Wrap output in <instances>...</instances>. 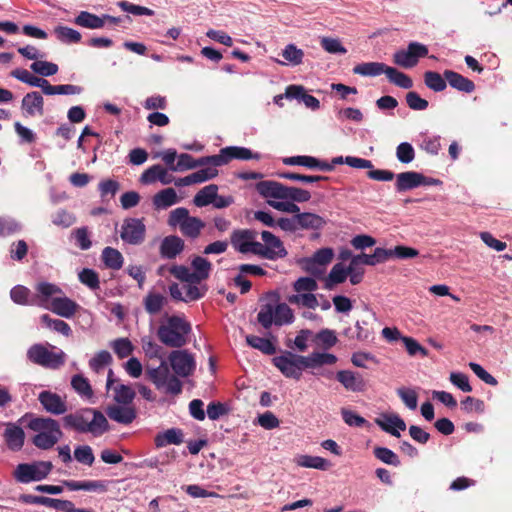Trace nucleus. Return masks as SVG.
<instances>
[{
	"mask_svg": "<svg viewBox=\"0 0 512 512\" xmlns=\"http://www.w3.org/2000/svg\"><path fill=\"white\" fill-rule=\"evenodd\" d=\"M387 65L381 62H364L357 64L353 68V73L361 76H379L381 74H385L387 70Z\"/></svg>",
	"mask_w": 512,
	"mask_h": 512,
	"instance_id": "nucleus-29",
	"label": "nucleus"
},
{
	"mask_svg": "<svg viewBox=\"0 0 512 512\" xmlns=\"http://www.w3.org/2000/svg\"><path fill=\"white\" fill-rule=\"evenodd\" d=\"M102 260L107 268L119 270L123 265V256L115 248L106 247L102 251Z\"/></svg>",
	"mask_w": 512,
	"mask_h": 512,
	"instance_id": "nucleus-39",
	"label": "nucleus"
},
{
	"mask_svg": "<svg viewBox=\"0 0 512 512\" xmlns=\"http://www.w3.org/2000/svg\"><path fill=\"white\" fill-rule=\"evenodd\" d=\"M424 175L415 171L402 172L396 175L395 188L398 192L408 191L422 186Z\"/></svg>",
	"mask_w": 512,
	"mask_h": 512,
	"instance_id": "nucleus-24",
	"label": "nucleus"
},
{
	"mask_svg": "<svg viewBox=\"0 0 512 512\" xmlns=\"http://www.w3.org/2000/svg\"><path fill=\"white\" fill-rule=\"evenodd\" d=\"M218 186L216 184H210L205 186L197 192L194 196L193 202L197 207H204L209 204H213L215 197H217Z\"/></svg>",
	"mask_w": 512,
	"mask_h": 512,
	"instance_id": "nucleus-36",
	"label": "nucleus"
},
{
	"mask_svg": "<svg viewBox=\"0 0 512 512\" xmlns=\"http://www.w3.org/2000/svg\"><path fill=\"white\" fill-rule=\"evenodd\" d=\"M4 441L9 450L20 451L25 444V432L15 423H7L3 432Z\"/></svg>",
	"mask_w": 512,
	"mask_h": 512,
	"instance_id": "nucleus-17",
	"label": "nucleus"
},
{
	"mask_svg": "<svg viewBox=\"0 0 512 512\" xmlns=\"http://www.w3.org/2000/svg\"><path fill=\"white\" fill-rule=\"evenodd\" d=\"M299 229L320 230L326 225V220L318 214L303 212L297 214Z\"/></svg>",
	"mask_w": 512,
	"mask_h": 512,
	"instance_id": "nucleus-27",
	"label": "nucleus"
},
{
	"mask_svg": "<svg viewBox=\"0 0 512 512\" xmlns=\"http://www.w3.org/2000/svg\"><path fill=\"white\" fill-rule=\"evenodd\" d=\"M41 322L49 329L54 330L66 337L71 336L72 329L68 323L60 319H53L48 314H43L41 316Z\"/></svg>",
	"mask_w": 512,
	"mask_h": 512,
	"instance_id": "nucleus-45",
	"label": "nucleus"
},
{
	"mask_svg": "<svg viewBox=\"0 0 512 512\" xmlns=\"http://www.w3.org/2000/svg\"><path fill=\"white\" fill-rule=\"evenodd\" d=\"M297 464L301 467L305 468H314L318 470H328L331 466V463L319 456H310V455H301L298 460Z\"/></svg>",
	"mask_w": 512,
	"mask_h": 512,
	"instance_id": "nucleus-42",
	"label": "nucleus"
},
{
	"mask_svg": "<svg viewBox=\"0 0 512 512\" xmlns=\"http://www.w3.org/2000/svg\"><path fill=\"white\" fill-rule=\"evenodd\" d=\"M51 221L56 226L68 228L76 222V217L73 213L60 209L52 215Z\"/></svg>",
	"mask_w": 512,
	"mask_h": 512,
	"instance_id": "nucleus-52",
	"label": "nucleus"
},
{
	"mask_svg": "<svg viewBox=\"0 0 512 512\" xmlns=\"http://www.w3.org/2000/svg\"><path fill=\"white\" fill-rule=\"evenodd\" d=\"M375 423L386 433L394 437H400V430L406 429L405 421L397 414L383 415V419L376 418Z\"/></svg>",
	"mask_w": 512,
	"mask_h": 512,
	"instance_id": "nucleus-23",
	"label": "nucleus"
},
{
	"mask_svg": "<svg viewBox=\"0 0 512 512\" xmlns=\"http://www.w3.org/2000/svg\"><path fill=\"white\" fill-rule=\"evenodd\" d=\"M62 421L65 428L79 433L89 432L99 436L109 430V423L104 414L92 408L80 409L75 413L67 414Z\"/></svg>",
	"mask_w": 512,
	"mask_h": 512,
	"instance_id": "nucleus-3",
	"label": "nucleus"
},
{
	"mask_svg": "<svg viewBox=\"0 0 512 512\" xmlns=\"http://www.w3.org/2000/svg\"><path fill=\"white\" fill-rule=\"evenodd\" d=\"M261 238L263 243L259 242L256 256L268 260H277L287 256L288 252L279 237L270 231H262Z\"/></svg>",
	"mask_w": 512,
	"mask_h": 512,
	"instance_id": "nucleus-8",
	"label": "nucleus"
},
{
	"mask_svg": "<svg viewBox=\"0 0 512 512\" xmlns=\"http://www.w3.org/2000/svg\"><path fill=\"white\" fill-rule=\"evenodd\" d=\"M56 315L63 318H72L80 308L74 300L66 296H56L49 301V305L45 306Z\"/></svg>",
	"mask_w": 512,
	"mask_h": 512,
	"instance_id": "nucleus-14",
	"label": "nucleus"
},
{
	"mask_svg": "<svg viewBox=\"0 0 512 512\" xmlns=\"http://www.w3.org/2000/svg\"><path fill=\"white\" fill-rule=\"evenodd\" d=\"M21 225L12 218L0 217V237H7L18 233Z\"/></svg>",
	"mask_w": 512,
	"mask_h": 512,
	"instance_id": "nucleus-59",
	"label": "nucleus"
},
{
	"mask_svg": "<svg viewBox=\"0 0 512 512\" xmlns=\"http://www.w3.org/2000/svg\"><path fill=\"white\" fill-rule=\"evenodd\" d=\"M266 298L269 302L261 306L257 315V321L263 328L269 329L272 324L282 326L294 321L292 309L286 303H278L279 295L277 292H268Z\"/></svg>",
	"mask_w": 512,
	"mask_h": 512,
	"instance_id": "nucleus-5",
	"label": "nucleus"
},
{
	"mask_svg": "<svg viewBox=\"0 0 512 512\" xmlns=\"http://www.w3.org/2000/svg\"><path fill=\"white\" fill-rule=\"evenodd\" d=\"M220 158L222 165L229 163L233 159L238 160H259L261 155L252 152L249 148L240 146H228L220 150Z\"/></svg>",
	"mask_w": 512,
	"mask_h": 512,
	"instance_id": "nucleus-18",
	"label": "nucleus"
},
{
	"mask_svg": "<svg viewBox=\"0 0 512 512\" xmlns=\"http://www.w3.org/2000/svg\"><path fill=\"white\" fill-rule=\"evenodd\" d=\"M397 159L404 164L412 162L415 158V150L408 142L400 143L396 148Z\"/></svg>",
	"mask_w": 512,
	"mask_h": 512,
	"instance_id": "nucleus-57",
	"label": "nucleus"
},
{
	"mask_svg": "<svg viewBox=\"0 0 512 512\" xmlns=\"http://www.w3.org/2000/svg\"><path fill=\"white\" fill-rule=\"evenodd\" d=\"M146 236V226L142 219L126 218L121 226L120 237L130 245H140Z\"/></svg>",
	"mask_w": 512,
	"mask_h": 512,
	"instance_id": "nucleus-12",
	"label": "nucleus"
},
{
	"mask_svg": "<svg viewBox=\"0 0 512 512\" xmlns=\"http://www.w3.org/2000/svg\"><path fill=\"white\" fill-rule=\"evenodd\" d=\"M74 457L78 462L88 466H91L95 460L92 448L88 445L76 447Z\"/></svg>",
	"mask_w": 512,
	"mask_h": 512,
	"instance_id": "nucleus-62",
	"label": "nucleus"
},
{
	"mask_svg": "<svg viewBox=\"0 0 512 512\" xmlns=\"http://www.w3.org/2000/svg\"><path fill=\"white\" fill-rule=\"evenodd\" d=\"M74 23L88 29H100L104 27V19L102 16L100 17L88 11H81L74 19Z\"/></svg>",
	"mask_w": 512,
	"mask_h": 512,
	"instance_id": "nucleus-30",
	"label": "nucleus"
},
{
	"mask_svg": "<svg viewBox=\"0 0 512 512\" xmlns=\"http://www.w3.org/2000/svg\"><path fill=\"white\" fill-rule=\"evenodd\" d=\"M425 85L434 92H442L447 87V80L444 75L435 71H426L424 73Z\"/></svg>",
	"mask_w": 512,
	"mask_h": 512,
	"instance_id": "nucleus-41",
	"label": "nucleus"
},
{
	"mask_svg": "<svg viewBox=\"0 0 512 512\" xmlns=\"http://www.w3.org/2000/svg\"><path fill=\"white\" fill-rule=\"evenodd\" d=\"M112 349L120 359L130 356L133 352V345L128 338H118L112 342Z\"/></svg>",
	"mask_w": 512,
	"mask_h": 512,
	"instance_id": "nucleus-50",
	"label": "nucleus"
},
{
	"mask_svg": "<svg viewBox=\"0 0 512 512\" xmlns=\"http://www.w3.org/2000/svg\"><path fill=\"white\" fill-rule=\"evenodd\" d=\"M282 56L287 62L296 66L302 63L304 52L294 44H288L282 51Z\"/></svg>",
	"mask_w": 512,
	"mask_h": 512,
	"instance_id": "nucleus-54",
	"label": "nucleus"
},
{
	"mask_svg": "<svg viewBox=\"0 0 512 512\" xmlns=\"http://www.w3.org/2000/svg\"><path fill=\"white\" fill-rule=\"evenodd\" d=\"M246 342L249 346L260 350L266 355H273L276 352L275 345L269 339L255 335H248L246 336Z\"/></svg>",
	"mask_w": 512,
	"mask_h": 512,
	"instance_id": "nucleus-44",
	"label": "nucleus"
},
{
	"mask_svg": "<svg viewBox=\"0 0 512 512\" xmlns=\"http://www.w3.org/2000/svg\"><path fill=\"white\" fill-rule=\"evenodd\" d=\"M336 379L348 391L362 392L365 390L366 384L363 377L351 370H340L336 374Z\"/></svg>",
	"mask_w": 512,
	"mask_h": 512,
	"instance_id": "nucleus-21",
	"label": "nucleus"
},
{
	"mask_svg": "<svg viewBox=\"0 0 512 512\" xmlns=\"http://www.w3.org/2000/svg\"><path fill=\"white\" fill-rule=\"evenodd\" d=\"M53 469L50 461H38L33 463L18 464L13 472V477L19 483H30L45 479Z\"/></svg>",
	"mask_w": 512,
	"mask_h": 512,
	"instance_id": "nucleus-6",
	"label": "nucleus"
},
{
	"mask_svg": "<svg viewBox=\"0 0 512 512\" xmlns=\"http://www.w3.org/2000/svg\"><path fill=\"white\" fill-rule=\"evenodd\" d=\"M196 369L194 356L187 350L176 348L168 355V361L161 359L156 367L145 366V375L155 387L166 394L178 395L182 392L181 378L191 376Z\"/></svg>",
	"mask_w": 512,
	"mask_h": 512,
	"instance_id": "nucleus-1",
	"label": "nucleus"
},
{
	"mask_svg": "<svg viewBox=\"0 0 512 512\" xmlns=\"http://www.w3.org/2000/svg\"><path fill=\"white\" fill-rule=\"evenodd\" d=\"M347 279V267L342 263L335 264L326 279L325 288L332 289L335 285L343 283Z\"/></svg>",
	"mask_w": 512,
	"mask_h": 512,
	"instance_id": "nucleus-43",
	"label": "nucleus"
},
{
	"mask_svg": "<svg viewBox=\"0 0 512 512\" xmlns=\"http://www.w3.org/2000/svg\"><path fill=\"white\" fill-rule=\"evenodd\" d=\"M117 5L119 8H121L122 11L131 13V14L137 15V16H141V15L153 16L155 14V12L150 8L136 5V4H133L126 0H122V1L118 2Z\"/></svg>",
	"mask_w": 512,
	"mask_h": 512,
	"instance_id": "nucleus-53",
	"label": "nucleus"
},
{
	"mask_svg": "<svg viewBox=\"0 0 512 512\" xmlns=\"http://www.w3.org/2000/svg\"><path fill=\"white\" fill-rule=\"evenodd\" d=\"M307 358H300V360L308 365V368H316L323 365H333L337 362V357L330 353L314 352Z\"/></svg>",
	"mask_w": 512,
	"mask_h": 512,
	"instance_id": "nucleus-32",
	"label": "nucleus"
},
{
	"mask_svg": "<svg viewBox=\"0 0 512 512\" xmlns=\"http://www.w3.org/2000/svg\"><path fill=\"white\" fill-rule=\"evenodd\" d=\"M55 33L58 39L65 43H78L82 38L81 34L77 30L67 26L56 27Z\"/></svg>",
	"mask_w": 512,
	"mask_h": 512,
	"instance_id": "nucleus-49",
	"label": "nucleus"
},
{
	"mask_svg": "<svg viewBox=\"0 0 512 512\" xmlns=\"http://www.w3.org/2000/svg\"><path fill=\"white\" fill-rule=\"evenodd\" d=\"M35 289L38 293L35 298L37 299V302H40V304H36V306L44 308L49 305L48 301L53 297L63 294L60 287L49 282H40L36 285Z\"/></svg>",
	"mask_w": 512,
	"mask_h": 512,
	"instance_id": "nucleus-25",
	"label": "nucleus"
},
{
	"mask_svg": "<svg viewBox=\"0 0 512 512\" xmlns=\"http://www.w3.org/2000/svg\"><path fill=\"white\" fill-rule=\"evenodd\" d=\"M169 271L175 278L179 279L180 281L189 284H197L194 279L195 275H193L190 269L184 265H173Z\"/></svg>",
	"mask_w": 512,
	"mask_h": 512,
	"instance_id": "nucleus-60",
	"label": "nucleus"
},
{
	"mask_svg": "<svg viewBox=\"0 0 512 512\" xmlns=\"http://www.w3.org/2000/svg\"><path fill=\"white\" fill-rule=\"evenodd\" d=\"M443 75L449 85L458 91L472 93L475 90V84L472 80L455 71L445 70Z\"/></svg>",
	"mask_w": 512,
	"mask_h": 512,
	"instance_id": "nucleus-26",
	"label": "nucleus"
},
{
	"mask_svg": "<svg viewBox=\"0 0 512 512\" xmlns=\"http://www.w3.org/2000/svg\"><path fill=\"white\" fill-rule=\"evenodd\" d=\"M21 109L25 117L42 116L44 114V99L40 92L27 93L21 102Z\"/></svg>",
	"mask_w": 512,
	"mask_h": 512,
	"instance_id": "nucleus-16",
	"label": "nucleus"
},
{
	"mask_svg": "<svg viewBox=\"0 0 512 512\" xmlns=\"http://www.w3.org/2000/svg\"><path fill=\"white\" fill-rule=\"evenodd\" d=\"M27 358L30 362L51 369H58L65 363V354L63 351L54 353L49 351L43 344H33L27 350Z\"/></svg>",
	"mask_w": 512,
	"mask_h": 512,
	"instance_id": "nucleus-7",
	"label": "nucleus"
},
{
	"mask_svg": "<svg viewBox=\"0 0 512 512\" xmlns=\"http://www.w3.org/2000/svg\"><path fill=\"white\" fill-rule=\"evenodd\" d=\"M428 47L419 42H410L407 49H401L393 54L394 64L405 68L415 67L420 58H424L428 55Z\"/></svg>",
	"mask_w": 512,
	"mask_h": 512,
	"instance_id": "nucleus-9",
	"label": "nucleus"
},
{
	"mask_svg": "<svg viewBox=\"0 0 512 512\" xmlns=\"http://www.w3.org/2000/svg\"><path fill=\"white\" fill-rule=\"evenodd\" d=\"M397 395L409 409L415 410L417 408L418 395L414 389L405 387L398 388Z\"/></svg>",
	"mask_w": 512,
	"mask_h": 512,
	"instance_id": "nucleus-58",
	"label": "nucleus"
},
{
	"mask_svg": "<svg viewBox=\"0 0 512 512\" xmlns=\"http://www.w3.org/2000/svg\"><path fill=\"white\" fill-rule=\"evenodd\" d=\"M38 400L46 412L53 415L65 414L68 410L67 403L57 393L44 390L39 393Z\"/></svg>",
	"mask_w": 512,
	"mask_h": 512,
	"instance_id": "nucleus-13",
	"label": "nucleus"
},
{
	"mask_svg": "<svg viewBox=\"0 0 512 512\" xmlns=\"http://www.w3.org/2000/svg\"><path fill=\"white\" fill-rule=\"evenodd\" d=\"M385 75L389 79L391 83L394 85L403 88V89H410L413 87V81L411 77H409L407 74L397 70L394 67H387Z\"/></svg>",
	"mask_w": 512,
	"mask_h": 512,
	"instance_id": "nucleus-38",
	"label": "nucleus"
},
{
	"mask_svg": "<svg viewBox=\"0 0 512 512\" xmlns=\"http://www.w3.org/2000/svg\"><path fill=\"white\" fill-rule=\"evenodd\" d=\"M311 199V193L307 190L297 187H286L285 200L293 202H307Z\"/></svg>",
	"mask_w": 512,
	"mask_h": 512,
	"instance_id": "nucleus-64",
	"label": "nucleus"
},
{
	"mask_svg": "<svg viewBox=\"0 0 512 512\" xmlns=\"http://www.w3.org/2000/svg\"><path fill=\"white\" fill-rule=\"evenodd\" d=\"M71 386L82 397L91 398L93 396V390L88 379L80 374L72 377Z\"/></svg>",
	"mask_w": 512,
	"mask_h": 512,
	"instance_id": "nucleus-47",
	"label": "nucleus"
},
{
	"mask_svg": "<svg viewBox=\"0 0 512 512\" xmlns=\"http://www.w3.org/2000/svg\"><path fill=\"white\" fill-rule=\"evenodd\" d=\"M257 235V231L253 229H235L230 235V243L239 253L257 255Z\"/></svg>",
	"mask_w": 512,
	"mask_h": 512,
	"instance_id": "nucleus-11",
	"label": "nucleus"
},
{
	"mask_svg": "<svg viewBox=\"0 0 512 512\" xmlns=\"http://www.w3.org/2000/svg\"><path fill=\"white\" fill-rule=\"evenodd\" d=\"M10 297L12 301L18 305L36 306V304H40V302H37L35 296L31 297L30 290L22 285L13 287L10 291Z\"/></svg>",
	"mask_w": 512,
	"mask_h": 512,
	"instance_id": "nucleus-31",
	"label": "nucleus"
},
{
	"mask_svg": "<svg viewBox=\"0 0 512 512\" xmlns=\"http://www.w3.org/2000/svg\"><path fill=\"white\" fill-rule=\"evenodd\" d=\"M184 241L176 235L166 236L159 248L160 256L164 259H175L184 250Z\"/></svg>",
	"mask_w": 512,
	"mask_h": 512,
	"instance_id": "nucleus-20",
	"label": "nucleus"
},
{
	"mask_svg": "<svg viewBox=\"0 0 512 512\" xmlns=\"http://www.w3.org/2000/svg\"><path fill=\"white\" fill-rule=\"evenodd\" d=\"M157 448L165 447L170 444L179 445L183 442V432L178 428H170L162 433H158L154 439Z\"/></svg>",
	"mask_w": 512,
	"mask_h": 512,
	"instance_id": "nucleus-28",
	"label": "nucleus"
},
{
	"mask_svg": "<svg viewBox=\"0 0 512 512\" xmlns=\"http://www.w3.org/2000/svg\"><path fill=\"white\" fill-rule=\"evenodd\" d=\"M144 308L150 315L158 314L165 304L167 298L160 293L149 292L143 300Z\"/></svg>",
	"mask_w": 512,
	"mask_h": 512,
	"instance_id": "nucleus-33",
	"label": "nucleus"
},
{
	"mask_svg": "<svg viewBox=\"0 0 512 512\" xmlns=\"http://www.w3.org/2000/svg\"><path fill=\"white\" fill-rule=\"evenodd\" d=\"M173 180L174 177L159 164L149 167L140 176V182L145 185L155 183L156 181H160L162 184L167 185L173 182Z\"/></svg>",
	"mask_w": 512,
	"mask_h": 512,
	"instance_id": "nucleus-22",
	"label": "nucleus"
},
{
	"mask_svg": "<svg viewBox=\"0 0 512 512\" xmlns=\"http://www.w3.org/2000/svg\"><path fill=\"white\" fill-rule=\"evenodd\" d=\"M191 265L194 269V272L192 273L193 275H195L194 279L197 282V284H199L203 280H206L209 277L210 271L212 269V264L206 258L196 256L192 260Z\"/></svg>",
	"mask_w": 512,
	"mask_h": 512,
	"instance_id": "nucleus-35",
	"label": "nucleus"
},
{
	"mask_svg": "<svg viewBox=\"0 0 512 512\" xmlns=\"http://www.w3.org/2000/svg\"><path fill=\"white\" fill-rule=\"evenodd\" d=\"M191 324L181 316H169L157 329L159 341L170 348H181L188 343Z\"/></svg>",
	"mask_w": 512,
	"mask_h": 512,
	"instance_id": "nucleus-4",
	"label": "nucleus"
},
{
	"mask_svg": "<svg viewBox=\"0 0 512 512\" xmlns=\"http://www.w3.org/2000/svg\"><path fill=\"white\" fill-rule=\"evenodd\" d=\"M107 416L120 424L129 425L137 417V410L133 405L113 404L106 408Z\"/></svg>",
	"mask_w": 512,
	"mask_h": 512,
	"instance_id": "nucleus-15",
	"label": "nucleus"
},
{
	"mask_svg": "<svg viewBox=\"0 0 512 512\" xmlns=\"http://www.w3.org/2000/svg\"><path fill=\"white\" fill-rule=\"evenodd\" d=\"M178 202V197L176 191L173 188H166L158 193H156L153 197V205L157 209H165L168 208Z\"/></svg>",
	"mask_w": 512,
	"mask_h": 512,
	"instance_id": "nucleus-34",
	"label": "nucleus"
},
{
	"mask_svg": "<svg viewBox=\"0 0 512 512\" xmlns=\"http://www.w3.org/2000/svg\"><path fill=\"white\" fill-rule=\"evenodd\" d=\"M79 280L92 290L98 289L100 286L99 275L93 269L84 268L79 273Z\"/></svg>",
	"mask_w": 512,
	"mask_h": 512,
	"instance_id": "nucleus-56",
	"label": "nucleus"
},
{
	"mask_svg": "<svg viewBox=\"0 0 512 512\" xmlns=\"http://www.w3.org/2000/svg\"><path fill=\"white\" fill-rule=\"evenodd\" d=\"M317 288H318V284H317L316 280L312 277H300L293 284V289L297 293H302V292L311 293V292L317 290Z\"/></svg>",
	"mask_w": 512,
	"mask_h": 512,
	"instance_id": "nucleus-63",
	"label": "nucleus"
},
{
	"mask_svg": "<svg viewBox=\"0 0 512 512\" xmlns=\"http://www.w3.org/2000/svg\"><path fill=\"white\" fill-rule=\"evenodd\" d=\"M18 422L25 424L26 427L36 432L31 441L38 449H52L63 437L59 422L53 418L26 413Z\"/></svg>",
	"mask_w": 512,
	"mask_h": 512,
	"instance_id": "nucleus-2",
	"label": "nucleus"
},
{
	"mask_svg": "<svg viewBox=\"0 0 512 512\" xmlns=\"http://www.w3.org/2000/svg\"><path fill=\"white\" fill-rule=\"evenodd\" d=\"M82 91L83 88L77 85H51L49 83L46 95H75L80 94Z\"/></svg>",
	"mask_w": 512,
	"mask_h": 512,
	"instance_id": "nucleus-51",
	"label": "nucleus"
},
{
	"mask_svg": "<svg viewBox=\"0 0 512 512\" xmlns=\"http://www.w3.org/2000/svg\"><path fill=\"white\" fill-rule=\"evenodd\" d=\"M113 391L116 404L132 405L136 393L131 386L117 383L113 387Z\"/></svg>",
	"mask_w": 512,
	"mask_h": 512,
	"instance_id": "nucleus-37",
	"label": "nucleus"
},
{
	"mask_svg": "<svg viewBox=\"0 0 512 512\" xmlns=\"http://www.w3.org/2000/svg\"><path fill=\"white\" fill-rule=\"evenodd\" d=\"M31 70L43 77H49L55 75L59 68L58 65L48 61L36 60L30 65Z\"/></svg>",
	"mask_w": 512,
	"mask_h": 512,
	"instance_id": "nucleus-48",
	"label": "nucleus"
},
{
	"mask_svg": "<svg viewBox=\"0 0 512 512\" xmlns=\"http://www.w3.org/2000/svg\"><path fill=\"white\" fill-rule=\"evenodd\" d=\"M300 358L307 357L297 355L292 352H286L283 355L274 357L272 361L283 375L288 378L299 380L302 375V370L308 368V365L304 364Z\"/></svg>",
	"mask_w": 512,
	"mask_h": 512,
	"instance_id": "nucleus-10",
	"label": "nucleus"
},
{
	"mask_svg": "<svg viewBox=\"0 0 512 512\" xmlns=\"http://www.w3.org/2000/svg\"><path fill=\"white\" fill-rule=\"evenodd\" d=\"M316 341L324 349H330L337 343L338 339L333 330L322 329L316 334Z\"/></svg>",
	"mask_w": 512,
	"mask_h": 512,
	"instance_id": "nucleus-61",
	"label": "nucleus"
},
{
	"mask_svg": "<svg viewBox=\"0 0 512 512\" xmlns=\"http://www.w3.org/2000/svg\"><path fill=\"white\" fill-rule=\"evenodd\" d=\"M204 227L205 223L201 219L191 216L181 224L180 231L184 236L194 239L200 235Z\"/></svg>",
	"mask_w": 512,
	"mask_h": 512,
	"instance_id": "nucleus-40",
	"label": "nucleus"
},
{
	"mask_svg": "<svg viewBox=\"0 0 512 512\" xmlns=\"http://www.w3.org/2000/svg\"><path fill=\"white\" fill-rule=\"evenodd\" d=\"M373 454L378 460L387 465L394 467L401 465L398 455L389 448L377 446L373 449Z\"/></svg>",
	"mask_w": 512,
	"mask_h": 512,
	"instance_id": "nucleus-46",
	"label": "nucleus"
},
{
	"mask_svg": "<svg viewBox=\"0 0 512 512\" xmlns=\"http://www.w3.org/2000/svg\"><path fill=\"white\" fill-rule=\"evenodd\" d=\"M286 185L271 180L260 181L256 184V191L265 199L285 200Z\"/></svg>",
	"mask_w": 512,
	"mask_h": 512,
	"instance_id": "nucleus-19",
	"label": "nucleus"
},
{
	"mask_svg": "<svg viewBox=\"0 0 512 512\" xmlns=\"http://www.w3.org/2000/svg\"><path fill=\"white\" fill-rule=\"evenodd\" d=\"M111 362H112L111 354L106 350H102V351L98 352L89 361V366L93 371L98 373L101 369H103L105 366L109 365Z\"/></svg>",
	"mask_w": 512,
	"mask_h": 512,
	"instance_id": "nucleus-55",
	"label": "nucleus"
}]
</instances>
